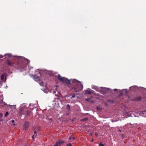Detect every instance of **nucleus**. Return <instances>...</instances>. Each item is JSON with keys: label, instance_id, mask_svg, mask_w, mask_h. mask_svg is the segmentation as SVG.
Returning <instances> with one entry per match:
<instances>
[{"label": "nucleus", "instance_id": "nucleus-1", "mask_svg": "<svg viewBox=\"0 0 146 146\" xmlns=\"http://www.w3.org/2000/svg\"><path fill=\"white\" fill-rule=\"evenodd\" d=\"M62 82L67 84H71L72 86L71 90L73 92H78L81 91L82 89L83 85L81 82L76 80H73L71 83L70 80L64 78Z\"/></svg>", "mask_w": 146, "mask_h": 146}, {"label": "nucleus", "instance_id": "nucleus-2", "mask_svg": "<svg viewBox=\"0 0 146 146\" xmlns=\"http://www.w3.org/2000/svg\"><path fill=\"white\" fill-rule=\"evenodd\" d=\"M19 114L20 115H24L26 118L31 117L33 115V113L31 111L28 110L25 108L21 109Z\"/></svg>", "mask_w": 146, "mask_h": 146}, {"label": "nucleus", "instance_id": "nucleus-3", "mask_svg": "<svg viewBox=\"0 0 146 146\" xmlns=\"http://www.w3.org/2000/svg\"><path fill=\"white\" fill-rule=\"evenodd\" d=\"M6 62L7 65L11 67L14 66L15 63L13 61L9 59H8L6 60ZM14 66L15 68H22V64H21V61L19 60V62H18L17 64H15Z\"/></svg>", "mask_w": 146, "mask_h": 146}, {"label": "nucleus", "instance_id": "nucleus-4", "mask_svg": "<svg viewBox=\"0 0 146 146\" xmlns=\"http://www.w3.org/2000/svg\"><path fill=\"white\" fill-rule=\"evenodd\" d=\"M29 123L28 121H26L23 125V129L24 130H27L29 126Z\"/></svg>", "mask_w": 146, "mask_h": 146}, {"label": "nucleus", "instance_id": "nucleus-5", "mask_svg": "<svg viewBox=\"0 0 146 146\" xmlns=\"http://www.w3.org/2000/svg\"><path fill=\"white\" fill-rule=\"evenodd\" d=\"M7 75H6L5 73H3L1 75V78L2 80H3L4 81H5L6 80V77Z\"/></svg>", "mask_w": 146, "mask_h": 146}, {"label": "nucleus", "instance_id": "nucleus-6", "mask_svg": "<svg viewBox=\"0 0 146 146\" xmlns=\"http://www.w3.org/2000/svg\"><path fill=\"white\" fill-rule=\"evenodd\" d=\"M33 78L36 81H38L40 80V78L36 75H33Z\"/></svg>", "mask_w": 146, "mask_h": 146}, {"label": "nucleus", "instance_id": "nucleus-7", "mask_svg": "<svg viewBox=\"0 0 146 146\" xmlns=\"http://www.w3.org/2000/svg\"><path fill=\"white\" fill-rule=\"evenodd\" d=\"M108 88L107 89L106 88H103L101 90L102 94H103L106 93L107 92Z\"/></svg>", "mask_w": 146, "mask_h": 146}, {"label": "nucleus", "instance_id": "nucleus-8", "mask_svg": "<svg viewBox=\"0 0 146 146\" xmlns=\"http://www.w3.org/2000/svg\"><path fill=\"white\" fill-rule=\"evenodd\" d=\"M57 78L59 80L62 82L64 77H62L59 74H58L57 76Z\"/></svg>", "mask_w": 146, "mask_h": 146}, {"label": "nucleus", "instance_id": "nucleus-9", "mask_svg": "<svg viewBox=\"0 0 146 146\" xmlns=\"http://www.w3.org/2000/svg\"><path fill=\"white\" fill-rule=\"evenodd\" d=\"M92 92L91 90H86L85 91V93L86 94H92Z\"/></svg>", "mask_w": 146, "mask_h": 146}, {"label": "nucleus", "instance_id": "nucleus-10", "mask_svg": "<svg viewBox=\"0 0 146 146\" xmlns=\"http://www.w3.org/2000/svg\"><path fill=\"white\" fill-rule=\"evenodd\" d=\"M142 99V97L141 96H139L138 97H136L135 99V100L136 101H140Z\"/></svg>", "mask_w": 146, "mask_h": 146}, {"label": "nucleus", "instance_id": "nucleus-11", "mask_svg": "<svg viewBox=\"0 0 146 146\" xmlns=\"http://www.w3.org/2000/svg\"><path fill=\"white\" fill-rule=\"evenodd\" d=\"M92 98V97H90V98H86V101H87L88 102L93 103V100L91 101L90 100V99Z\"/></svg>", "mask_w": 146, "mask_h": 146}, {"label": "nucleus", "instance_id": "nucleus-12", "mask_svg": "<svg viewBox=\"0 0 146 146\" xmlns=\"http://www.w3.org/2000/svg\"><path fill=\"white\" fill-rule=\"evenodd\" d=\"M59 143L58 141L56 142L55 145L54 146H61V145Z\"/></svg>", "mask_w": 146, "mask_h": 146}, {"label": "nucleus", "instance_id": "nucleus-13", "mask_svg": "<svg viewBox=\"0 0 146 146\" xmlns=\"http://www.w3.org/2000/svg\"><path fill=\"white\" fill-rule=\"evenodd\" d=\"M66 108L69 111L70 110V106L69 104H67V105Z\"/></svg>", "mask_w": 146, "mask_h": 146}, {"label": "nucleus", "instance_id": "nucleus-14", "mask_svg": "<svg viewBox=\"0 0 146 146\" xmlns=\"http://www.w3.org/2000/svg\"><path fill=\"white\" fill-rule=\"evenodd\" d=\"M8 106L10 108H15V107L16 106V105H9L7 106Z\"/></svg>", "mask_w": 146, "mask_h": 146}, {"label": "nucleus", "instance_id": "nucleus-15", "mask_svg": "<svg viewBox=\"0 0 146 146\" xmlns=\"http://www.w3.org/2000/svg\"><path fill=\"white\" fill-rule=\"evenodd\" d=\"M58 142L60 143V144L61 145V144L62 143H64V141H61L60 140H59L58 141Z\"/></svg>", "mask_w": 146, "mask_h": 146}, {"label": "nucleus", "instance_id": "nucleus-16", "mask_svg": "<svg viewBox=\"0 0 146 146\" xmlns=\"http://www.w3.org/2000/svg\"><path fill=\"white\" fill-rule=\"evenodd\" d=\"M39 84L40 86H43V83L42 81L39 82Z\"/></svg>", "mask_w": 146, "mask_h": 146}, {"label": "nucleus", "instance_id": "nucleus-17", "mask_svg": "<svg viewBox=\"0 0 146 146\" xmlns=\"http://www.w3.org/2000/svg\"><path fill=\"white\" fill-rule=\"evenodd\" d=\"M100 146H105L104 145L102 144L101 142H100L99 144Z\"/></svg>", "mask_w": 146, "mask_h": 146}, {"label": "nucleus", "instance_id": "nucleus-18", "mask_svg": "<svg viewBox=\"0 0 146 146\" xmlns=\"http://www.w3.org/2000/svg\"><path fill=\"white\" fill-rule=\"evenodd\" d=\"M7 56H8V57L9 58H10L11 57V55L10 54H7Z\"/></svg>", "mask_w": 146, "mask_h": 146}, {"label": "nucleus", "instance_id": "nucleus-19", "mask_svg": "<svg viewBox=\"0 0 146 146\" xmlns=\"http://www.w3.org/2000/svg\"><path fill=\"white\" fill-rule=\"evenodd\" d=\"M8 114H9L8 112V111H7V112H6L5 113V116H6L7 115H8Z\"/></svg>", "mask_w": 146, "mask_h": 146}, {"label": "nucleus", "instance_id": "nucleus-20", "mask_svg": "<svg viewBox=\"0 0 146 146\" xmlns=\"http://www.w3.org/2000/svg\"><path fill=\"white\" fill-rule=\"evenodd\" d=\"M76 95V94H74V95H73L71 98H74L75 97V96Z\"/></svg>", "mask_w": 146, "mask_h": 146}, {"label": "nucleus", "instance_id": "nucleus-21", "mask_svg": "<svg viewBox=\"0 0 146 146\" xmlns=\"http://www.w3.org/2000/svg\"><path fill=\"white\" fill-rule=\"evenodd\" d=\"M66 146H72L71 143H68L67 144Z\"/></svg>", "mask_w": 146, "mask_h": 146}, {"label": "nucleus", "instance_id": "nucleus-22", "mask_svg": "<svg viewBox=\"0 0 146 146\" xmlns=\"http://www.w3.org/2000/svg\"><path fill=\"white\" fill-rule=\"evenodd\" d=\"M88 119H81V121H87Z\"/></svg>", "mask_w": 146, "mask_h": 146}, {"label": "nucleus", "instance_id": "nucleus-23", "mask_svg": "<svg viewBox=\"0 0 146 146\" xmlns=\"http://www.w3.org/2000/svg\"><path fill=\"white\" fill-rule=\"evenodd\" d=\"M36 135H37V134H36V135H33L32 137V138H34V137H36Z\"/></svg>", "mask_w": 146, "mask_h": 146}, {"label": "nucleus", "instance_id": "nucleus-24", "mask_svg": "<svg viewBox=\"0 0 146 146\" xmlns=\"http://www.w3.org/2000/svg\"><path fill=\"white\" fill-rule=\"evenodd\" d=\"M3 116V115L2 114V113H0V118H1Z\"/></svg>", "mask_w": 146, "mask_h": 146}, {"label": "nucleus", "instance_id": "nucleus-25", "mask_svg": "<svg viewBox=\"0 0 146 146\" xmlns=\"http://www.w3.org/2000/svg\"><path fill=\"white\" fill-rule=\"evenodd\" d=\"M34 135H36V131H35L34 132Z\"/></svg>", "mask_w": 146, "mask_h": 146}, {"label": "nucleus", "instance_id": "nucleus-26", "mask_svg": "<svg viewBox=\"0 0 146 146\" xmlns=\"http://www.w3.org/2000/svg\"><path fill=\"white\" fill-rule=\"evenodd\" d=\"M95 135L96 136H98V134L96 133H95Z\"/></svg>", "mask_w": 146, "mask_h": 146}, {"label": "nucleus", "instance_id": "nucleus-27", "mask_svg": "<svg viewBox=\"0 0 146 146\" xmlns=\"http://www.w3.org/2000/svg\"><path fill=\"white\" fill-rule=\"evenodd\" d=\"M11 121L13 123L14 122V121L13 120H12Z\"/></svg>", "mask_w": 146, "mask_h": 146}, {"label": "nucleus", "instance_id": "nucleus-28", "mask_svg": "<svg viewBox=\"0 0 146 146\" xmlns=\"http://www.w3.org/2000/svg\"><path fill=\"white\" fill-rule=\"evenodd\" d=\"M117 90V89H114V90L115 91H116Z\"/></svg>", "mask_w": 146, "mask_h": 146}, {"label": "nucleus", "instance_id": "nucleus-29", "mask_svg": "<svg viewBox=\"0 0 146 146\" xmlns=\"http://www.w3.org/2000/svg\"><path fill=\"white\" fill-rule=\"evenodd\" d=\"M94 139H93L92 138V140H91V142H93L94 141Z\"/></svg>", "mask_w": 146, "mask_h": 146}, {"label": "nucleus", "instance_id": "nucleus-30", "mask_svg": "<svg viewBox=\"0 0 146 146\" xmlns=\"http://www.w3.org/2000/svg\"><path fill=\"white\" fill-rule=\"evenodd\" d=\"M90 135L91 136H92V133H90Z\"/></svg>", "mask_w": 146, "mask_h": 146}, {"label": "nucleus", "instance_id": "nucleus-31", "mask_svg": "<svg viewBox=\"0 0 146 146\" xmlns=\"http://www.w3.org/2000/svg\"><path fill=\"white\" fill-rule=\"evenodd\" d=\"M119 131L120 132V133L121 131V129H119Z\"/></svg>", "mask_w": 146, "mask_h": 146}, {"label": "nucleus", "instance_id": "nucleus-32", "mask_svg": "<svg viewBox=\"0 0 146 146\" xmlns=\"http://www.w3.org/2000/svg\"><path fill=\"white\" fill-rule=\"evenodd\" d=\"M74 121V120L73 119L72 120V122H73Z\"/></svg>", "mask_w": 146, "mask_h": 146}, {"label": "nucleus", "instance_id": "nucleus-33", "mask_svg": "<svg viewBox=\"0 0 146 146\" xmlns=\"http://www.w3.org/2000/svg\"><path fill=\"white\" fill-rule=\"evenodd\" d=\"M38 74H39L40 75V76L41 75V74L39 72H38Z\"/></svg>", "mask_w": 146, "mask_h": 146}, {"label": "nucleus", "instance_id": "nucleus-34", "mask_svg": "<svg viewBox=\"0 0 146 146\" xmlns=\"http://www.w3.org/2000/svg\"><path fill=\"white\" fill-rule=\"evenodd\" d=\"M4 103L5 105H7V104H6L5 102H4Z\"/></svg>", "mask_w": 146, "mask_h": 146}, {"label": "nucleus", "instance_id": "nucleus-35", "mask_svg": "<svg viewBox=\"0 0 146 146\" xmlns=\"http://www.w3.org/2000/svg\"><path fill=\"white\" fill-rule=\"evenodd\" d=\"M3 56H1V58H3Z\"/></svg>", "mask_w": 146, "mask_h": 146}, {"label": "nucleus", "instance_id": "nucleus-36", "mask_svg": "<svg viewBox=\"0 0 146 146\" xmlns=\"http://www.w3.org/2000/svg\"><path fill=\"white\" fill-rule=\"evenodd\" d=\"M84 119H88V118L87 117H85V118H84Z\"/></svg>", "mask_w": 146, "mask_h": 146}, {"label": "nucleus", "instance_id": "nucleus-37", "mask_svg": "<svg viewBox=\"0 0 146 146\" xmlns=\"http://www.w3.org/2000/svg\"><path fill=\"white\" fill-rule=\"evenodd\" d=\"M71 139V137H70L69 138V139Z\"/></svg>", "mask_w": 146, "mask_h": 146}, {"label": "nucleus", "instance_id": "nucleus-38", "mask_svg": "<svg viewBox=\"0 0 146 146\" xmlns=\"http://www.w3.org/2000/svg\"><path fill=\"white\" fill-rule=\"evenodd\" d=\"M99 108H97V110H98V109H99Z\"/></svg>", "mask_w": 146, "mask_h": 146}, {"label": "nucleus", "instance_id": "nucleus-39", "mask_svg": "<svg viewBox=\"0 0 146 146\" xmlns=\"http://www.w3.org/2000/svg\"><path fill=\"white\" fill-rule=\"evenodd\" d=\"M13 125H15V123H13Z\"/></svg>", "mask_w": 146, "mask_h": 146}, {"label": "nucleus", "instance_id": "nucleus-40", "mask_svg": "<svg viewBox=\"0 0 146 146\" xmlns=\"http://www.w3.org/2000/svg\"><path fill=\"white\" fill-rule=\"evenodd\" d=\"M2 121V120L1 119L0 120V121Z\"/></svg>", "mask_w": 146, "mask_h": 146}, {"label": "nucleus", "instance_id": "nucleus-41", "mask_svg": "<svg viewBox=\"0 0 146 146\" xmlns=\"http://www.w3.org/2000/svg\"><path fill=\"white\" fill-rule=\"evenodd\" d=\"M112 122H114V121H113V120H112Z\"/></svg>", "mask_w": 146, "mask_h": 146}, {"label": "nucleus", "instance_id": "nucleus-42", "mask_svg": "<svg viewBox=\"0 0 146 146\" xmlns=\"http://www.w3.org/2000/svg\"><path fill=\"white\" fill-rule=\"evenodd\" d=\"M73 139H75V138H74V137H73Z\"/></svg>", "mask_w": 146, "mask_h": 146}, {"label": "nucleus", "instance_id": "nucleus-43", "mask_svg": "<svg viewBox=\"0 0 146 146\" xmlns=\"http://www.w3.org/2000/svg\"><path fill=\"white\" fill-rule=\"evenodd\" d=\"M68 113H67V115H68Z\"/></svg>", "mask_w": 146, "mask_h": 146}]
</instances>
